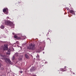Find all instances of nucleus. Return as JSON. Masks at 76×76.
I'll list each match as a JSON object with an SVG mask.
<instances>
[{
  "mask_svg": "<svg viewBox=\"0 0 76 76\" xmlns=\"http://www.w3.org/2000/svg\"><path fill=\"white\" fill-rule=\"evenodd\" d=\"M3 12L6 15L8 14V9H4L3 10Z\"/></svg>",
  "mask_w": 76,
  "mask_h": 76,
  "instance_id": "6",
  "label": "nucleus"
},
{
  "mask_svg": "<svg viewBox=\"0 0 76 76\" xmlns=\"http://www.w3.org/2000/svg\"><path fill=\"white\" fill-rule=\"evenodd\" d=\"M25 57L26 58H28V59H29V57L27 55V54H25Z\"/></svg>",
  "mask_w": 76,
  "mask_h": 76,
  "instance_id": "11",
  "label": "nucleus"
},
{
  "mask_svg": "<svg viewBox=\"0 0 76 76\" xmlns=\"http://www.w3.org/2000/svg\"><path fill=\"white\" fill-rule=\"evenodd\" d=\"M22 71H20V73H22Z\"/></svg>",
  "mask_w": 76,
  "mask_h": 76,
  "instance_id": "17",
  "label": "nucleus"
},
{
  "mask_svg": "<svg viewBox=\"0 0 76 76\" xmlns=\"http://www.w3.org/2000/svg\"><path fill=\"white\" fill-rule=\"evenodd\" d=\"M7 19H8V18H9V17H7Z\"/></svg>",
  "mask_w": 76,
  "mask_h": 76,
  "instance_id": "20",
  "label": "nucleus"
},
{
  "mask_svg": "<svg viewBox=\"0 0 76 76\" xmlns=\"http://www.w3.org/2000/svg\"><path fill=\"white\" fill-rule=\"evenodd\" d=\"M37 53H40V51H37Z\"/></svg>",
  "mask_w": 76,
  "mask_h": 76,
  "instance_id": "16",
  "label": "nucleus"
},
{
  "mask_svg": "<svg viewBox=\"0 0 76 76\" xmlns=\"http://www.w3.org/2000/svg\"><path fill=\"white\" fill-rule=\"evenodd\" d=\"M5 61L8 64H10L11 63V61L10 60V59L7 58L5 59Z\"/></svg>",
  "mask_w": 76,
  "mask_h": 76,
  "instance_id": "4",
  "label": "nucleus"
},
{
  "mask_svg": "<svg viewBox=\"0 0 76 76\" xmlns=\"http://www.w3.org/2000/svg\"><path fill=\"white\" fill-rule=\"evenodd\" d=\"M5 24L7 26H12L13 25V23L10 21H6L5 22Z\"/></svg>",
  "mask_w": 76,
  "mask_h": 76,
  "instance_id": "2",
  "label": "nucleus"
},
{
  "mask_svg": "<svg viewBox=\"0 0 76 76\" xmlns=\"http://www.w3.org/2000/svg\"><path fill=\"white\" fill-rule=\"evenodd\" d=\"M19 60H22V58H19Z\"/></svg>",
  "mask_w": 76,
  "mask_h": 76,
  "instance_id": "14",
  "label": "nucleus"
},
{
  "mask_svg": "<svg viewBox=\"0 0 76 76\" xmlns=\"http://www.w3.org/2000/svg\"><path fill=\"white\" fill-rule=\"evenodd\" d=\"M69 13H72V14H73V15H75V11H73V10H70L69 12Z\"/></svg>",
  "mask_w": 76,
  "mask_h": 76,
  "instance_id": "7",
  "label": "nucleus"
},
{
  "mask_svg": "<svg viewBox=\"0 0 76 76\" xmlns=\"http://www.w3.org/2000/svg\"><path fill=\"white\" fill-rule=\"evenodd\" d=\"M14 38H16V39H20V37H18L16 35H15L14 36Z\"/></svg>",
  "mask_w": 76,
  "mask_h": 76,
  "instance_id": "8",
  "label": "nucleus"
},
{
  "mask_svg": "<svg viewBox=\"0 0 76 76\" xmlns=\"http://www.w3.org/2000/svg\"><path fill=\"white\" fill-rule=\"evenodd\" d=\"M16 44H18V45L19 44V42L17 41L16 42Z\"/></svg>",
  "mask_w": 76,
  "mask_h": 76,
  "instance_id": "13",
  "label": "nucleus"
},
{
  "mask_svg": "<svg viewBox=\"0 0 76 76\" xmlns=\"http://www.w3.org/2000/svg\"><path fill=\"white\" fill-rule=\"evenodd\" d=\"M1 64H0V67H1Z\"/></svg>",
  "mask_w": 76,
  "mask_h": 76,
  "instance_id": "19",
  "label": "nucleus"
},
{
  "mask_svg": "<svg viewBox=\"0 0 76 76\" xmlns=\"http://www.w3.org/2000/svg\"><path fill=\"white\" fill-rule=\"evenodd\" d=\"M1 57H3V58H4V55H1Z\"/></svg>",
  "mask_w": 76,
  "mask_h": 76,
  "instance_id": "15",
  "label": "nucleus"
},
{
  "mask_svg": "<svg viewBox=\"0 0 76 76\" xmlns=\"http://www.w3.org/2000/svg\"><path fill=\"white\" fill-rule=\"evenodd\" d=\"M43 54H44V52H43Z\"/></svg>",
  "mask_w": 76,
  "mask_h": 76,
  "instance_id": "21",
  "label": "nucleus"
},
{
  "mask_svg": "<svg viewBox=\"0 0 76 76\" xmlns=\"http://www.w3.org/2000/svg\"><path fill=\"white\" fill-rule=\"evenodd\" d=\"M6 53L7 54H9V55L10 54V50H7Z\"/></svg>",
  "mask_w": 76,
  "mask_h": 76,
  "instance_id": "9",
  "label": "nucleus"
},
{
  "mask_svg": "<svg viewBox=\"0 0 76 76\" xmlns=\"http://www.w3.org/2000/svg\"><path fill=\"white\" fill-rule=\"evenodd\" d=\"M0 28L1 29H4V26L3 25H1V26Z\"/></svg>",
  "mask_w": 76,
  "mask_h": 76,
  "instance_id": "10",
  "label": "nucleus"
},
{
  "mask_svg": "<svg viewBox=\"0 0 76 76\" xmlns=\"http://www.w3.org/2000/svg\"><path fill=\"white\" fill-rule=\"evenodd\" d=\"M37 58H39V56L38 55H37Z\"/></svg>",
  "mask_w": 76,
  "mask_h": 76,
  "instance_id": "12",
  "label": "nucleus"
},
{
  "mask_svg": "<svg viewBox=\"0 0 76 76\" xmlns=\"http://www.w3.org/2000/svg\"><path fill=\"white\" fill-rule=\"evenodd\" d=\"M35 45L34 44H32V43L31 44V45H29V47L28 48V50H34L35 49Z\"/></svg>",
  "mask_w": 76,
  "mask_h": 76,
  "instance_id": "1",
  "label": "nucleus"
},
{
  "mask_svg": "<svg viewBox=\"0 0 76 76\" xmlns=\"http://www.w3.org/2000/svg\"><path fill=\"white\" fill-rule=\"evenodd\" d=\"M66 66H65L64 67V69H66Z\"/></svg>",
  "mask_w": 76,
  "mask_h": 76,
  "instance_id": "18",
  "label": "nucleus"
},
{
  "mask_svg": "<svg viewBox=\"0 0 76 76\" xmlns=\"http://www.w3.org/2000/svg\"><path fill=\"white\" fill-rule=\"evenodd\" d=\"M3 49L4 50H7L8 49V48H7V45H4Z\"/></svg>",
  "mask_w": 76,
  "mask_h": 76,
  "instance_id": "5",
  "label": "nucleus"
},
{
  "mask_svg": "<svg viewBox=\"0 0 76 76\" xmlns=\"http://www.w3.org/2000/svg\"><path fill=\"white\" fill-rule=\"evenodd\" d=\"M19 55V54H18V53H15V54L14 56H13V57L12 58V60H15V57L16 56V57L18 56Z\"/></svg>",
  "mask_w": 76,
  "mask_h": 76,
  "instance_id": "3",
  "label": "nucleus"
}]
</instances>
